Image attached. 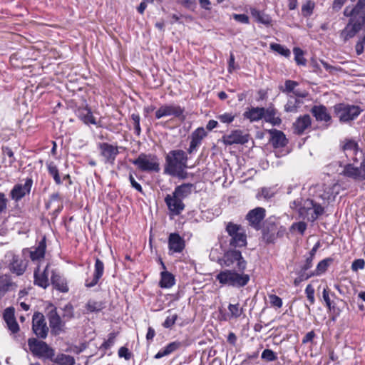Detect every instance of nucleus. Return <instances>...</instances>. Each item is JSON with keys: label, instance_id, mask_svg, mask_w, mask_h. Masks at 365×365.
<instances>
[{"label": "nucleus", "instance_id": "1", "mask_svg": "<svg viewBox=\"0 0 365 365\" xmlns=\"http://www.w3.org/2000/svg\"><path fill=\"white\" fill-rule=\"evenodd\" d=\"M187 155L182 150H170L165 156L164 172L171 176L185 178V170L187 168Z\"/></svg>", "mask_w": 365, "mask_h": 365}, {"label": "nucleus", "instance_id": "2", "mask_svg": "<svg viewBox=\"0 0 365 365\" xmlns=\"http://www.w3.org/2000/svg\"><path fill=\"white\" fill-rule=\"evenodd\" d=\"M290 207L297 209L300 217L310 222L316 220L324 212L323 207L310 199L294 200L290 204Z\"/></svg>", "mask_w": 365, "mask_h": 365}, {"label": "nucleus", "instance_id": "3", "mask_svg": "<svg viewBox=\"0 0 365 365\" xmlns=\"http://www.w3.org/2000/svg\"><path fill=\"white\" fill-rule=\"evenodd\" d=\"M216 279L222 286L241 288L247 285L250 279V275L244 271L225 269L216 275Z\"/></svg>", "mask_w": 365, "mask_h": 365}, {"label": "nucleus", "instance_id": "4", "mask_svg": "<svg viewBox=\"0 0 365 365\" xmlns=\"http://www.w3.org/2000/svg\"><path fill=\"white\" fill-rule=\"evenodd\" d=\"M334 112L341 123H348L356 118L362 112L358 106L339 103L334 106Z\"/></svg>", "mask_w": 365, "mask_h": 365}, {"label": "nucleus", "instance_id": "5", "mask_svg": "<svg viewBox=\"0 0 365 365\" xmlns=\"http://www.w3.org/2000/svg\"><path fill=\"white\" fill-rule=\"evenodd\" d=\"M132 163L141 171L158 173L160 170L159 160L155 155L141 153Z\"/></svg>", "mask_w": 365, "mask_h": 365}, {"label": "nucleus", "instance_id": "6", "mask_svg": "<svg viewBox=\"0 0 365 365\" xmlns=\"http://www.w3.org/2000/svg\"><path fill=\"white\" fill-rule=\"evenodd\" d=\"M226 230L231 237L230 240V245L231 246L241 247L247 245V236L242 227L230 222L227 225Z\"/></svg>", "mask_w": 365, "mask_h": 365}, {"label": "nucleus", "instance_id": "7", "mask_svg": "<svg viewBox=\"0 0 365 365\" xmlns=\"http://www.w3.org/2000/svg\"><path fill=\"white\" fill-rule=\"evenodd\" d=\"M28 345L34 355L50 359L54 356V350L44 341L32 338L29 339Z\"/></svg>", "mask_w": 365, "mask_h": 365}, {"label": "nucleus", "instance_id": "8", "mask_svg": "<svg viewBox=\"0 0 365 365\" xmlns=\"http://www.w3.org/2000/svg\"><path fill=\"white\" fill-rule=\"evenodd\" d=\"M222 261L225 266H236L239 271H245L246 268V261L243 259L241 252L238 250H228L224 255Z\"/></svg>", "mask_w": 365, "mask_h": 365}, {"label": "nucleus", "instance_id": "9", "mask_svg": "<svg viewBox=\"0 0 365 365\" xmlns=\"http://www.w3.org/2000/svg\"><path fill=\"white\" fill-rule=\"evenodd\" d=\"M184 111L185 109L177 104H164L158 108L155 115L157 119L173 116L183 120L185 118L183 115Z\"/></svg>", "mask_w": 365, "mask_h": 365}, {"label": "nucleus", "instance_id": "10", "mask_svg": "<svg viewBox=\"0 0 365 365\" xmlns=\"http://www.w3.org/2000/svg\"><path fill=\"white\" fill-rule=\"evenodd\" d=\"M343 150L349 160L359 162L364 159V153L358 143L351 139H346L342 145Z\"/></svg>", "mask_w": 365, "mask_h": 365}, {"label": "nucleus", "instance_id": "11", "mask_svg": "<svg viewBox=\"0 0 365 365\" xmlns=\"http://www.w3.org/2000/svg\"><path fill=\"white\" fill-rule=\"evenodd\" d=\"M5 261L9 263V270L18 276L23 274L26 270V262L13 252H8L5 255Z\"/></svg>", "mask_w": 365, "mask_h": 365}, {"label": "nucleus", "instance_id": "12", "mask_svg": "<svg viewBox=\"0 0 365 365\" xmlns=\"http://www.w3.org/2000/svg\"><path fill=\"white\" fill-rule=\"evenodd\" d=\"M47 317L49 321V325L52 331L55 334H59L64 327L65 320L60 317L57 312L56 307L50 304L48 307Z\"/></svg>", "mask_w": 365, "mask_h": 365}, {"label": "nucleus", "instance_id": "13", "mask_svg": "<svg viewBox=\"0 0 365 365\" xmlns=\"http://www.w3.org/2000/svg\"><path fill=\"white\" fill-rule=\"evenodd\" d=\"M32 330L40 338L45 339L48 332V327L45 321L44 316L39 312L34 314L32 319Z\"/></svg>", "mask_w": 365, "mask_h": 365}, {"label": "nucleus", "instance_id": "14", "mask_svg": "<svg viewBox=\"0 0 365 365\" xmlns=\"http://www.w3.org/2000/svg\"><path fill=\"white\" fill-rule=\"evenodd\" d=\"M250 135L241 130H232L230 133L224 135L222 138L225 145L233 144H245L249 141Z\"/></svg>", "mask_w": 365, "mask_h": 365}, {"label": "nucleus", "instance_id": "15", "mask_svg": "<svg viewBox=\"0 0 365 365\" xmlns=\"http://www.w3.org/2000/svg\"><path fill=\"white\" fill-rule=\"evenodd\" d=\"M98 148L101 155L105 158V161L111 164L114 163L116 156L119 153L118 146H114L107 143H99Z\"/></svg>", "mask_w": 365, "mask_h": 365}, {"label": "nucleus", "instance_id": "16", "mask_svg": "<svg viewBox=\"0 0 365 365\" xmlns=\"http://www.w3.org/2000/svg\"><path fill=\"white\" fill-rule=\"evenodd\" d=\"M182 199L174 195H167L165 197V202L169 209V210L175 215L180 214L184 210L185 205L182 202Z\"/></svg>", "mask_w": 365, "mask_h": 365}, {"label": "nucleus", "instance_id": "17", "mask_svg": "<svg viewBox=\"0 0 365 365\" xmlns=\"http://www.w3.org/2000/svg\"><path fill=\"white\" fill-rule=\"evenodd\" d=\"M265 217V209L258 207L250 210L247 215L249 224L256 230L261 227V222Z\"/></svg>", "mask_w": 365, "mask_h": 365}, {"label": "nucleus", "instance_id": "18", "mask_svg": "<svg viewBox=\"0 0 365 365\" xmlns=\"http://www.w3.org/2000/svg\"><path fill=\"white\" fill-rule=\"evenodd\" d=\"M46 247V241L45 239H43L37 247H32L30 250H28L27 252L29 253L31 261L40 265L39 264L44 259Z\"/></svg>", "mask_w": 365, "mask_h": 365}, {"label": "nucleus", "instance_id": "19", "mask_svg": "<svg viewBox=\"0 0 365 365\" xmlns=\"http://www.w3.org/2000/svg\"><path fill=\"white\" fill-rule=\"evenodd\" d=\"M48 275V264H46L43 270L41 269L40 265H37V268L34 271L35 284L44 289L46 288L49 285Z\"/></svg>", "mask_w": 365, "mask_h": 365}, {"label": "nucleus", "instance_id": "20", "mask_svg": "<svg viewBox=\"0 0 365 365\" xmlns=\"http://www.w3.org/2000/svg\"><path fill=\"white\" fill-rule=\"evenodd\" d=\"M104 272V264L98 258L96 259L95 269L92 279H87L85 282L86 287H93L96 285Z\"/></svg>", "mask_w": 365, "mask_h": 365}, {"label": "nucleus", "instance_id": "21", "mask_svg": "<svg viewBox=\"0 0 365 365\" xmlns=\"http://www.w3.org/2000/svg\"><path fill=\"white\" fill-rule=\"evenodd\" d=\"M32 181L27 180L24 185H16L11 191V197L13 200L18 201L31 190Z\"/></svg>", "mask_w": 365, "mask_h": 365}, {"label": "nucleus", "instance_id": "22", "mask_svg": "<svg viewBox=\"0 0 365 365\" xmlns=\"http://www.w3.org/2000/svg\"><path fill=\"white\" fill-rule=\"evenodd\" d=\"M206 135L207 132L204 128L200 127L197 128L191 135V141L187 152L192 153L195 151Z\"/></svg>", "mask_w": 365, "mask_h": 365}, {"label": "nucleus", "instance_id": "23", "mask_svg": "<svg viewBox=\"0 0 365 365\" xmlns=\"http://www.w3.org/2000/svg\"><path fill=\"white\" fill-rule=\"evenodd\" d=\"M4 319L6 323L9 330L12 334H16L19 331V327L14 317V309L8 307L4 310Z\"/></svg>", "mask_w": 365, "mask_h": 365}, {"label": "nucleus", "instance_id": "24", "mask_svg": "<svg viewBox=\"0 0 365 365\" xmlns=\"http://www.w3.org/2000/svg\"><path fill=\"white\" fill-rule=\"evenodd\" d=\"M168 247L170 251L180 253L185 248V241L178 234L171 233L168 238Z\"/></svg>", "mask_w": 365, "mask_h": 365}, {"label": "nucleus", "instance_id": "25", "mask_svg": "<svg viewBox=\"0 0 365 365\" xmlns=\"http://www.w3.org/2000/svg\"><path fill=\"white\" fill-rule=\"evenodd\" d=\"M268 132L270 135L269 142L274 148H280L286 145L287 138L282 131L271 129Z\"/></svg>", "mask_w": 365, "mask_h": 365}, {"label": "nucleus", "instance_id": "26", "mask_svg": "<svg viewBox=\"0 0 365 365\" xmlns=\"http://www.w3.org/2000/svg\"><path fill=\"white\" fill-rule=\"evenodd\" d=\"M160 264L164 271L160 273L159 285L162 288H170L175 284V277L173 274L165 270V265L162 260H160Z\"/></svg>", "mask_w": 365, "mask_h": 365}, {"label": "nucleus", "instance_id": "27", "mask_svg": "<svg viewBox=\"0 0 365 365\" xmlns=\"http://www.w3.org/2000/svg\"><path fill=\"white\" fill-rule=\"evenodd\" d=\"M311 112L318 121L329 122L331 119L324 106H314L312 107Z\"/></svg>", "mask_w": 365, "mask_h": 365}, {"label": "nucleus", "instance_id": "28", "mask_svg": "<svg viewBox=\"0 0 365 365\" xmlns=\"http://www.w3.org/2000/svg\"><path fill=\"white\" fill-rule=\"evenodd\" d=\"M311 118L309 115H304L297 118L294 123L295 132L302 134L304 130L311 125Z\"/></svg>", "mask_w": 365, "mask_h": 365}, {"label": "nucleus", "instance_id": "29", "mask_svg": "<svg viewBox=\"0 0 365 365\" xmlns=\"http://www.w3.org/2000/svg\"><path fill=\"white\" fill-rule=\"evenodd\" d=\"M342 174L347 178L356 180H361V167H355L352 164L346 165L342 171Z\"/></svg>", "mask_w": 365, "mask_h": 365}, {"label": "nucleus", "instance_id": "30", "mask_svg": "<svg viewBox=\"0 0 365 365\" xmlns=\"http://www.w3.org/2000/svg\"><path fill=\"white\" fill-rule=\"evenodd\" d=\"M181 346V343L179 341H173L168 344L165 348L160 349L154 356L155 359H159L162 357L168 356L175 351L178 350Z\"/></svg>", "mask_w": 365, "mask_h": 365}, {"label": "nucleus", "instance_id": "31", "mask_svg": "<svg viewBox=\"0 0 365 365\" xmlns=\"http://www.w3.org/2000/svg\"><path fill=\"white\" fill-rule=\"evenodd\" d=\"M361 23L351 19L349 23L343 30V34L346 38H352L361 29Z\"/></svg>", "mask_w": 365, "mask_h": 365}, {"label": "nucleus", "instance_id": "32", "mask_svg": "<svg viewBox=\"0 0 365 365\" xmlns=\"http://www.w3.org/2000/svg\"><path fill=\"white\" fill-rule=\"evenodd\" d=\"M277 110L273 108H264V115L263 118L266 122L270 123L273 125H278L281 123L282 120L279 116L276 115Z\"/></svg>", "mask_w": 365, "mask_h": 365}, {"label": "nucleus", "instance_id": "33", "mask_svg": "<svg viewBox=\"0 0 365 365\" xmlns=\"http://www.w3.org/2000/svg\"><path fill=\"white\" fill-rule=\"evenodd\" d=\"M51 281L55 288L61 292H67L68 291V287L66 283L63 279H61V276L56 274L54 271L51 272Z\"/></svg>", "mask_w": 365, "mask_h": 365}, {"label": "nucleus", "instance_id": "34", "mask_svg": "<svg viewBox=\"0 0 365 365\" xmlns=\"http://www.w3.org/2000/svg\"><path fill=\"white\" fill-rule=\"evenodd\" d=\"M264 115V108L259 107L252 108L244 113L245 118L250 119V121H258L263 118Z\"/></svg>", "mask_w": 365, "mask_h": 365}, {"label": "nucleus", "instance_id": "35", "mask_svg": "<svg viewBox=\"0 0 365 365\" xmlns=\"http://www.w3.org/2000/svg\"><path fill=\"white\" fill-rule=\"evenodd\" d=\"M332 259L330 258H327L320 261L318 263L316 269L314 270L309 272L312 277L314 276H320L322 274H324L327 271L328 267L330 265Z\"/></svg>", "mask_w": 365, "mask_h": 365}, {"label": "nucleus", "instance_id": "36", "mask_svg": "<svg viewBox=\"0 0 365 365\" xmlns=\"http://www.w3.org/2000/svg\"><path fill=\"white\" fill-rule=\"evenodd\" d=\"M14 286L15 284L11 282L9 276L6 274L0 276V299Z\"/></svg>", "mask_w": 365, "mask_h": 365}, {"label": "nucleus", "instance_id": "37", "mask_svg": "<svg viewBox=\"0 0 365 365\" xmlns=\"http://www.w3.org/2000/svg\"><path fill=\"white\" fill-rule=\"evenodd\" d=\"M192 185L190 183H185L175 187L173 193L178 197L183 199L187 197L192 192Z\"/></svg>", "mask_w": 365, "mask_h": 365}, {"label": "nucleus", "instance_id": "38", "mask_svg": "<svg viewBox=\"0 0 365 365\" xmlns=\"http://www.w3.org/2000/svg\"><path fill=\"white\" fill-rule=\"evenodd\" d=\"M54 363L58 365H74L75 359L72 356L61 354L53 359Z\"/></svg>", "mask_w": 365, "mask_h": 365}, {"label": "nucleus", "instance_id": "39", "mask_svg": "<svg viewBox=\"0 0 365 365\" xmlns=\"http://www.w3.org/2000/svg\"><path fill=\"white\" fill-rule=\"evenodd\" d=\"M277 190L274 187H262L258 193L257 194V197L258 199H264L269 200L274 196Z\"/></svg>", "mask_w": 365, "mask_h": 365}, {"label": "nucleus", "instance_id": "40", "mask_svg": "<svg viewBox=\"0 0 365 365\" xmlns=\"http://www.w3.org/2000/svg\"><path fill=\"white\" fill-rule=\"evenodd\" d=\"M47 168L48 170V173L53 178V180L58 185L61 184V180L58 173V170L56 167V165L54 164L53 162H49L47 163Z\"/></svg>", "mask_w": 365, "mask_h": 365}, {"label": "nucleus", "instance_id": "41", "mask_svg": "<svg viewBox=\"0 0 365 365\" xmlns=\"http://www.w3.org/2000/svg\"><path fill=\"white\" fill-rule=\"evenodd\" d=\"M228 310L230 312V317L237 319L240 317L244 312L242 307L240 306V304H230L228 306Z\"/></svg>", "mask_w": 365, "mask_h": 365}, {"label": "nucleus", "instance_id": "42", "mask_svg": "<svg viewBox=\"0 0 365 365\" xmlns=\"http://www.w3.org/2000/svg\"><path fill=\"white\" fill-rule=\"evenodd\" d=\"M85 113L81 114V119L86 124H93L98 125V122L96 120L92 112L90 110H86Z\"/></svg>", "mask_w": 365, "mask_h": 365}, {"label": "nucleus", "instance_id": "43", "mask_svg": "<svg viewBox=\"0 0 365 365\" xmlns=\"http://www.w3.org/2000/svg\"><path fill=\"white\" fill-rule=\"evenodd\" d=\"M270 48L285 57H289L291 53L289 49L278 43H271Z\"/></svg>", "mask_w": 365, "mask_h": 365}, {"label": "nucleus", "instance_id": "44", "mask_svg": "<svg viewBox=\"0 0 365 365\" xmlns=\"http://www.w3.org/2000/svg\"><path fill=\"white\" fill-rule=\"evenodd\" d=\"M62 310V318L65 322L71 319L74 317L73 307L71 304H66Z\"/></svg>", "mask_w": 365, "mask_h": 365}, {"label": "nucleus", "instance_id": "45", "mask_svg": "<svg viewBox=\"0 0 365 365\" xmlns=\"http://www.w3.org/2000/svg\"><path fill=\"white\" fill-rule=\"evenodd\" d=\"M293 53L294 54V59L297 63L299 65H305L306 59L303 57V51L298 47H295L293 49Z\"/></svg>", "mask_w": 365, "mask_h": 365}, {"label": "nucleus", "instance_id": "46", "mask_svg": "<svg viewBox=\"0 0 365 365\" xmlns=\"http://www.w3.org/2000/svg\"><path fill=\"white\" fill-rule=\"evenodd\" d=\"M299 101L296 98H291L284 106V110L287 112H296L299 107Z\"/></svg>", "mask_w": 365, "mask_h": 365}, {"label": "nucleus", "instance_id": "47", "mask_svg": "<svg viewBox=\"0 0 365 365\" xmlns=\"http://www.w3.org/2000/svg\"><path fill=\"white\" fill-rule=\"evenodd\" d=\"M86 309L90 312H99L103 309V304L101 302L90 300L86 304Z\"/></svg>", "mask_w": 365, "mask_h": 365}, {"label": "nucleus", "instance_id": "48", "mask_svg": "<svg viewBox=\"0 0 365 365\" xmlns=\"http://www.w3.org/2000/svg\"><path fill=\"white\" fill-rule=\"evenodd\" d=\"M330 291L327 287H324L322 292V298L324 301L325 302L326 307L329 309H331L334 308V305L332 304V302L330 299Z\"/></svg>", "mask_w": 365, "mask_h": 365}, {"label": "nucleus", "instance_id": "49", "mask_svg": "<svg viewBox=\"0 0 365 365\" xmlns=\"http://www.w3.org/2000/svg\"><path fill=\"white\" fill-rule=\"evenodd\" d=\"M269 303L272 307H276V308H281L282 307L283 302L282 299L277 296L276 294H269L268 295Z\"/></svg>", "mask_w": 365, "mask_h": 365}, {"label": "nucleus", "instance_id": "50", "mask_svg": "<svg viewBox=\"0 0 365 365\" xmlns=\"http://www.w3.org/2000/svg\"><path fill=\"white\" fill-rule=\"evenodd\" d=\"M262 359H264L267 361H273L277 359L276 354L271 349H264L261 355Z\"/></svg>", "mask_w": 365, "mask_h": 365}, {"label": "nucleus", "instance_id": "51", "mask_svg": "<svg viewBox=\"0 0 365 365\" xmlns=\"http://www.w3.org/2000/svg\"><path fill=\"white\" fill-rule=\"evenodd\" d=\"M297 274L298 275L294 280V284L295 286H298L302 282L305 281L312 277L310 273H304L303 272L298 271L297 272Z\"/></svg>", "mask_w": 365, "mask_h": 365}, {"label": "nucleus", "instance_id": "52", "mask_svg": "<svg viewBox=\"0 0 365 365\" xmlns=\"http://www.w3.org/2000/svg\"><path fill=\"white\" fill-rule=\"evenodd\" d=\"M305 294L307 298L311 304H314L315 302L314 298V289L311 284H308L305 289Z\"/></svg>", "mask_w": 365, "mask_h": 365}, {"label": "nucleus", "instance_id": "53", "mask_svg": "<svg viewBox=\"0 0 365 365\" xmlns=\"http://www.w3.org/2000/svg\"><path fill=\"white\" fill-rule=\"evenodd\" d=\"M235 115L230 113H225L223 114L219 115L217 116V119L223 123H230L235 119Z\"/></svg>", "mask_w": 365, "mask_h": 365}, {"label": "nucleus", "instance_id": "54", "mask_svg": "<svg viewBox=\"0 0 365 365\" xmlns=\"http://www.w3.org/2000/svg\"><path fill=\"white\" fill-rule=\"evenodd\" d=\"M252 14L257 17L258 21L264 24H269V19L267 16H264L259 11L256 9H252L251 11Z\"/></svg>", "mask_w": 365, "mask_h": 365}, {"label": "nucleus", "instance_id": "55", "mask_svg": "<svg viewBox=\"0 0 365 365\" xmlns=\"http://www.w3.org/2000/svg\"><path fill=\"white\" fill-rule=\"evenodd\" d=\"M177 319L178 315L176 314L169 315L167 317L166 319L163 322V326L165 328H170L174 325Z\"/></svg>", "mask_w": 365, "mask_h": 365}, {"label": "nucleus", "instance_id": "56", "mask_svg": "<svg viewBox=\"0 0 365 365\" xmlns=\"http://www.w3.org/2000/svg\"><path fill=\"white\" fill-rule=\"evenodd\" d=\"M131 119L133 121V126L135 129V133L139 135L141 132L140 126V116L138 114H132Z\"/></svg>", "mask_w": 365, "mask_h": 365}, {"label": "nucleus", "instance_id": "57", "mask_svg": "<svg viewBox=\"0 0 365 365\" xmlns=\"http://www.w3.org/2000/svg\"><path fill=\"white\" fill-rule=\"evenodd\" d=\"M298 86V83L292 80H287L284 83V89L283 92H293L294 88Z\"/></svg>", "mask_w": 365, "mask_h": 365}, {"label": "nucleus", "instance_id": "58", "mask_svg": "<svg viewBox=\"0 0 365 365\" xmlns=\"http://www.w3.org/2000/svg\"><path fill=\"white\" fill-rule=\"evenodd\" d=\"M365 262L363 259H358L354 260L351 264V269L353 271L356 272L359 269H362L364 268Z\"/></svg>", "mask_w": 365, "mask_h": 365}, {"label": "nucleus", "instance_id": "59", "mask_svg": "<svg viewBox=\"0 0 365 365\" xmlns=\"http://www.w3.org/2000/svg\"><path fill=\"white\" fill-rule=\"evenodd\" d=\"M312 257H307L304 264L301 267L299 271L303 272L304 273H309L310 272L309 269L312 267Z\"/></svg>", "mask_w": 365, "mask_h": 365}, {"label": "nucleus", "instance_id": "60", "mask_svg": "<svg viewBox=\"0 0 365 365\" xmlns=\"http://www.w3.org/2000/svg\"><path fill=\"white\" fill-rule=\"evenodd\" d=\"M307 228V225L304 222H299L297 223H294L292 225V229L294 230H297L301 234H303Z\"/></svg>", "mask_w": 365, "mask_h": 365}, {"label": "nucleus", "instance_id": "61", "mask_svg": "<svg viewBox=\"0 0 365 365\" xmlns=\"http://www.w3.org/2000/svg\"><path fill=\"white\" fill-rule=\"evenodd\" d=\"M8 200L4 192H0V213L6 210Z\"/></svg>", "mask_w": 365, "mask_h": 365}, {"label": "nucleus", "instance_id": "62", "mask_svg": "<svg viewBox=\"0 0 365 365\" xmlns=\"http://www.w3.org/2000/svg\"><path fill=\"white\" fill-rule=\"evenodd\" d=\"M118 356L120 358H124L128 360L130 358V353L126 347H120L118 350Z\"/></svg>", "mask_w": 365, "mask_h": 365}, {"label": "nucleus", "instance_id": "63", "mask_svg": "<svg viewBox=\"0 0 365 365\" xmlns=\"http://www.w3.org/2000/svg\"><path fill=\"white\" fill-rule=\"evenodd\" d=\"M233 18L237 21H239L242 24L249 23V17L246 14H234Z\"/></svg>", "mask_w": 365, "mask_h": 365}, {"label": "nucleus", "instance_id": "64", "mask_svg": "<svg viewBox=\"0 0 365 365\" xmlns=\"http://www.w3.org/2000/svg\"><path fill=\"white\" fill-rule=\"evenodd\" d=\"M314 6V3L311 1H309L308 2H307L306 4H304L302 6V11L304 13H306L307 14H310L312 12Z\"/></svg>", "mask_w": 365, "mask_h": 365}]
</instances>
